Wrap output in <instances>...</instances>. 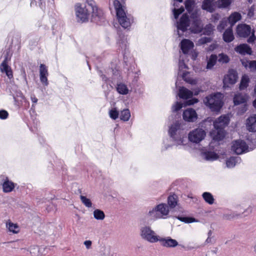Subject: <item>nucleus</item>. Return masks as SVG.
I'll return each instance as SVG.
<instances>
[{
	"instance_id": "obj_1",
	"label": "nucleus",
	"mask_w": 256,
	"mask_h": 256,
	"mask_svg": "<svg viewBox=\"0 0 256 256\" xmlns=\"http://www.w3.org/2000/svg\"><path fill=\"white\" fill-rule=\"evenodd\" d=\"M96 7L100 10L102 12L100 14H98L97 12H97V10H92L90 6H88V4L86 3L84 6L80 2L74 5V10L78 22L81 23L88 22L89 20L90 14H92V16L93 18H102L104 15L102 10L99 8L96 4Z\"/></svg>"
},
{
	"instance_id": "obj_2",
	"label": "nucleus",
	"mask_w": 256,
	"mask_h": 256,
	"mask_svg": "<svg viewBox=\"0 0 256 256\" xmlns=\"http://www.w3.org/2000/svg\"><path fill=\"white\" fill-rule=\"evenodd\" d=\"M200 10L198 8L195 9L194 12L190 16V18L192 20L190 29L193 33H200L203 30L204 24L200 18Z\"/></svg>"
},
{
	"instance_id": "obj_3",
	"label": "nucleus",
	"mask_w": 256,
	"mask_h": 256,
	"mask_svg": "<svg viewBox=\"0 0 256 256\" xmlns=\"http://www.w3.org/2000/svg\"><path fill=\"white\" fill-rule=\"evenodd\" d=\"M254 32V30L252 32L250 26L246 24H240L237 26L236 33L240 37L246 38L252 33V36L248 39V43H252L256 40V37Z\"/></svg>"
},
{
	"instance_id": "obj_4",
	"label": "nucleus",
	"mask_w": 256,
	"mask_h": 256,
	"mask_svg": "<svg viewBox=\"0 0 256 256\" xmlns=\"http://www.w3.org/2000/svg\"><path fill=\"white\" fill-rule=\"evenodd\" d=\"M223 96L217 92L210 96L209 98V108L212 112H218L223 105Z\"/></svg>"
},
{
	"instance_id": "obj_5",
	"label": "nucleus",
	"mask_w": 256,
	"mask_h": 256,
	"mask_svg": "<svg viewBox=\"0 0 256 256\" xmlns=\"http://www.w3.org/2000/svg\"><path fill=\"white\" fill-rule=\"evenodd\" d=\"M206 136V133L204 130L197 128L190 132L188 138L190 142L198 144L204 140Z\"/></svg>"
},
{
	"instance_id": "obj_6",
	"label": "nucleus",
	"mask_w": 256,
	"mask_h": 256,
	"mask_svg": "<svg viewBox=\"0 0 256 256\" xmlns=\"http://www.w3.org/2000/svg\"><path fill=\"white\" fill-rule=\"evenodd\" d=\"M141 236L142 238L150 242H155L158 241V238L155 234L154 231L148 226H145L141 229Z\"/></svg>"
},
{
	"instance_id": "obj_7",
	"label": "nucleus",
	"mask_w": 256,
	"mask_h": 256,
	"mask_svg": "<svg viewBox=\"0 0 256 256\" xmlns=\"http://www.w3.org/2000/svg\"><path fill=\"white\" fill-rule=\"evenodd\" d=\"M248 148L246 142L242 140H237L233 142L232 150L236 154H240L246 151Z\"/></svg>"
},
{
	"instance_id": "obj_8",
	"label": "nucleus",
	"mask_w": 256,
	"mask_h": 256,
	"mask_svg": "<svg viewBox=\"0 0 256 256\" xmlns=\"http://www.w3.org/2000/svg\"><path fill=\"white\" fill-rule=\"evenodd\" d=\"M238 78V74L234 70H230L223 80L224 86H228L229 84H234Z\"/></svg>"
},
{
	"instance_id": "obj_9",
	"label": "nucleus",
	"mask_w": 256,
	"mask_h": 256,
	"mask_svg": "<svg viewBox=\"0 0 256 256\" xmlns=\"http://www.w3.org/2000/svg\"><path fill=\"white\" fill-rule=\"evenodd\" d=\"M190 26V18L187 14H184L180 19V21L177 22V28L181 30L182 32L186 31L188 28Z\"/></svg>"
},
{
	"instance_id": "obj_10",
	"label": "nucleus",
	"mask_w": 256,
	"mask_h": 256,
	"mask_svg": "<svg viewBox=\"0 0 256 256\" xmlns=\"http://www.w3.org/2000/svg\"><path fill=\"white\" fill-rule=\"evenodd\" d=\"M182 118L186 122H194L197 120L198 115L194 110L190 108L184 111Z\"/></svg>"
},
{
	"instance_id": "obj_11",
	"label": "nucleus",
	"mask_w": 256,
	"mask_h": 256,
	"mask_svg": "<svg viewBox=\"0 0 256 256\" xmlns=\"http://www.w3.org/2000/svg\"><path fill=\"white\" fill-rule=\"evenodd\" d=\"M230 118L228 115H223L220 116L214 122V128H223L228 125Z\"/></svg>"
},
{
	"instance_id": "obj_12",
	"label": "nucleus",
	"mask_w": 256,
	"mask_h": 256,
	"mask_svg": "<svg viewBox=\"0 0 256 256\" xmlns=\"http://www.w3.org/2000/svg\"><path fill=\"white\" fill-rule=\"evenodd\" d=\"M232 0H218L214 2L212 0H209V12H212L214 8L212 6L214 5L218 8H226L231 4Z\"/></svg>"
},
{
	"instance_id": "obj_13",
	"label": "nucleus",
	"mask_w": 256,
	"mask_h": 256,
	"mask_svg": "<svg viewBox=\"0 0 256 256\" xmlns=\"http://www.w3.org/2000/svg\"><path fill=\"white\" fill-rule=\"evenodd\" d=\"M48 72L47 66L44 64L40 66V78L41 82L45 86L48 84Z\"/></svg>"
},
{
	"instance_id": "obj_14",
	"label": "nucleus",
	"mask_w": 256,
	"mask_h": 256,
	"mask_svg": "<svg viewBox=\"0 0 256 256\" xmlns=\"http://www.w3.org/2000/svg\"><path fill=\"white\" fill-rule=\"evenodd\" d=\"M194 47V43L190 40L184 39L180 42V49L184 54H187Z\"/></svg>"
},
{
	"instance_id": "obj_15",
	"label": "nucleus",
	"mask_w": 256,
	"mask_h": 256,
	"mask_svg": "<svg viewBox=\"0 0 256 256\" xmlns=\"http://www.w3.org/2000/svg\"><path fill=\"white\" fill-rule=\"evenodd\" d=\"M246 128L249 132H256V115L253 114L246 120Z\"/></svg>"
},
{
	"instance_id": "obj_16",
	"label": "nucleus",
	"mask_w": 256,
	"mask_h": 256,
	"mask_svg": "<svg viewBox=\"0 0 256 256\" xmlns=\"http://www.w3.org/2000/svg\"><path fill=\"white\" fill-rule=\"evenodd\" d=\"M225 134V131L223 128H215V130L210 134V136L214 140L220 141L224 138Z\"/></svg>"
},
{
	"instance_id": "obj_17",
	"label": "nucleus",
	"mask_w": 256,
	"mask_h": 256,
	"mask_svg": "<svg viewBox=\"0 0 256 256\" xmlns=\"http://www.w3.org/2000/svg\"><path fill=\"white\" fill-rule=\"evenodd\" d=\"M234 50L236 52L242 55L251 54L252 53V48L247 44H241L236 47Z\"/></svg>"
},
{
	"instance_id": "obj_18",
	"label": "nucleus",
	"mask_w": 256,
	"mask_h": 256,
	"mask_svg": "<svg viewBox=\"0 0 256 256\" xmlns=\"http://www.w3.org/2000/svg\"><path fill=\"white\" fill-rule=\"evenodd\" d=\"M158 240L161 245L165 247H175L178 245V242L176 240L169 237L166 238L158 239Z\"/></svg>"
},
{
	"instance_id": "obj_19",
	"label": "nucleus",
	"mask_w": 256,
	"mask_h": 256,
	"mask_svg": "<svg viewBox=\"0 0 256 256\" xmlns=\"http://www.w3.org/2000/svg\"><path fill=\"white\" fill-rule=\"evenodd\" d=\"M193 93L184 87H182L178 90V96L180 98L187 100L192 97Z\"/></svg>"
},
{
	"instance_id": "obj_20",
	"label": "nucleus",
	"mask_w": 256,
	"mask_h": 256,
	"mask_svg": "<svg viewBox=\"0 0 256 256\" xmlns=\"http://www.w3.org/2000/svg\"><path fill=\"white\" fill-rule=\"evenodd\" d=\"M241 14L238 12H234L232 13L228 18V21L230 25V27H232L234 24L241 19Z\"/></svg>"
},
{
	"instance_id": "obj_21",
	"label": "nucleus",
	"mask_w": 256,
	"mask_h": 256,
	"mask_svg": "<svg viewBox=\"0 0 256 256\" xmlns=\"http://www.w3.org/2000/svg\"><path fill=\"white\" fill-rule=\"evenodd\" d=\"M2 188L4 192H10L14 188V184L13 182L10 181L8 178H6L5 181L2 184Z\"/></svg>"
},
{
	"instance_id": "obj_22",
	"label": "nucleus",
	"mask_w": 256,
	"mask_h": 256,
	"mask_svg": "<svg viewBox=\"0 0 256 256\" xmlns=\"http://www.w3.org/2000/svg\"><path fill=\"white\" fill-rule=\"evenodd\" d=\"M224 40L226 42H232L234 39V36L233 34L232 27L228 28L223 34Z\"/></svg>"
},
{
	"instance_id": "obj_23",
	"label": "nucleus",
	"mask_w": 256,
	"mask_h": 256,
	"mask_svg": "<svg viewBox=\"0 0 256 256\" xmlns=\"http://www.w3.org/2000/svg\"><path fill=\"white\" fill-rule=\"evenodd\" d=\"M246 100V95L242 94H236L234 98V102L235 105H238L241 104L245 103Z\"/></svg>"
},
{
	"instance_id": "obj_24",
	"label": "nucleus",
	"mask_w": 256,
	"mask_h": 256,
	"mask_svg": "<svg viewBox=\"0 0 256 256\" xmlns=\"http://www.w3.org/2000/svg\"><path fill=\"white\" fill-rule=\"evenodd\" d=\"M186 9L188 13L191 16V14L194 12V10L195 6V2L194 0H186L184 2Z\"/></svg>"
},
{
	"instance_id": "obj_25",
	"label": "nucleus",
	"mask_w": 256,
	"mask_h": 256,
	"mask_svg": "<svg viewBox=\"0 0 256 256\" xmlns=\"http://www.w3.org/2000/svg\"><path fill=\"white\" fill-rule=\"evenodd\" d=\"M156 209L158 210L159 214H160L162 215V218L163 216H167L169 212V210L168 206L164 204H161L156 206Z\"/></svg>"
},
{
	"instance_id": "obj_26",
	"label": "nucleus",
	"mask_w": 256,
	"mask_h": 256,
	"mask_svg": "<svg viewBox=\"0 0 256 256\" xmlns=\"http://www.w3.org/2000/svg\"><path fill=\"white\" fill-rule=\"evenodd\" d=\"M178 196L175 194L170 195L168 198V203L171 208L176 207L178 204Z\"/></svg>"
},
{
	"instance_id": "obj_27",
	"label": "nucleus",
	"mask_w": 256,
	"mask_h": 256,
	"mask_svg": "<svg viewBox=\"0 0 256 256\" xmlns=\"http://www.w3.org/2000/svg\"><path fill=\"white\" fill-rule=\"evenodd\" d=\"M180 128V124L179 122H176L172 124L169 129L168 132L171 137L174 138L178 130Z\"/></svg>"
},
{
	"instance_id": "obj_28",
	"label": "nucleus",
	"mask_w": 256,
	"mask_h": 256,
	"mask_svg": "<svg viewBox=\"0 0 256 256\" xmlns=\"http://www.w3.org/2000/svg\"><path fill=\"white\" fill-rule=\"evenodd\" d=\"M240 158L238 156L231 157L226 161V166L230 168H233L237 163L240 162Z\"/></svg>"
},
{
	"instance_id": "obj_29",
	"label": "nucleus",
	"mask_w": 256,
	"mask_h": 256,
	"mask_svg": "<svg viewBox=\"0 0 256 256\" xmlns=\"http://www.w3.org/2000/svg\"><path fill=\"white\" fill-rule=\"evenodd\" d=\"M148 214L149 216L153 220L162 218V215L159 214L158 210L156 209V206L152 210H150Z\"/></svg>"
},
{
	"instance_id": "obj_30",
	"label": "nucleus",
	"mask_w": 256,
	"mask_h": 256,
	"mask_svg": "<svg viewBox=\"0 0 256 256\" xmlns=\"http://www.w3.org/2000/svg\"><path fill=\"white\" fill-rule=\"evenodd\" d=\"M6 226L8 228L10 232L14 234H17L20 231L18 226L16 224H14L10 222L6 224Z\"/></svg>"
},
{
	"instance_id": "obj_31",
	"label": "nucleus",
	"mask_w": 256,
	"mask_h": 256,
	"mask_svg": "<svg viewBox=\"0 0 256 256\" xmlns=\"http://www.w3.org/2000/svg\"><path fill=\"white\" fill-rule=\"evenodd\" d=\"M250 82V78L248 76L244 75L240 81V90H244L246 88Z\"/></svg>"
},
{
	"instance_id": "obj_32",
	"label": "nucleus",
	"mask_w": 256,
	"mask_h": 256,
	"mask_svg": "<svg viewBox=\"0 0 256 256\" xmlns=\"http://www.w3.org/2000/svg\"><path fill=\"white\" fill-rule=\"evenodd\" d=\"M116 90L119 94H126L128 92L126 86L122 83L117 84Z\"/></svg>"
},
{
	"instance_id": "obj_33",
	"label": "nucleus",
	"mask_w": 256,
	"mask_h": 256,
	"mask_svg": "<svg viewBox=\"0 0 256 256\" xmlns=\"http://www.w3.org/2000/svg\"><path fill=\"white\" fill-rule=\"evenodd\" d=\"M130 116V113L128 109H124L122 110L120 114L121 120L126 122L129 120Z\"/></svg>"
},
{
	"instance_id": "obj_34",
	"label": "nucleus",
	"mask_w": 256,
	"mask_h": 256,
	"mask_svg": "<svg viewBox=\"0 0 256 256\" xmlns=\"http://www.w3.org/2000/svg\"><path fill=\"white\" fill-rule=\"evenodd\" d=\"M94 216L96 219L99 220H104L105 217V215L103 211L98 209H96L94 210Z\"/></svg>"
},
{
	"instance_id": "obj_35",
	"label": "nucleus",
	"mask_w": 256,
	"mask_h": 256,
	"mask_svg": "<svg viewBox=\"0 0 256 256\" xmlns=\"http://www.w3.org/2000/svg\"><path fill=\"white\" fill-rule=\"evenodd\" d=\"M177 218L181 222L188 224L196 222L195 218L192 217L178 216Z\"/></svg>"
},
{
	"instance_id": "obj_36",
	"label": "nucleus",
	"mask_w": 256,
	"mask_h": 256,
	"mask_svg": "<svg viewBox=\"0 0 256 256\" xmlns=\"http://www.w3.org/2000/svg\"><path fill=\"white\" fill-rule=\"evenodd\" d=\"M80 198L82 204L88 208L92 207V204L90 200L86 196H80Z\"/></svg>"
},
{
	"instance_id": "obj_37",
	"label": "nucleus",
	"mask_w": 256,
	"mask_h": 256,
	"mask_svg": "<svg viewBox=\"0 0 256 256\" xmlns=\"http://www.w3.org/2000/svg\"><path fill=\"white\" fill-rule=\"evenodd\" d=\"M86 2L88 4V6H90L92 10H97V13L98 14H102L100 10L96 7V2L94 0H86ZM94 12L96 13V12Z\"/></svg>"
},
{
	"instance_id": "obj_38",
	"label": "nucleus",
	"mask_w": 256,
	"mask_h": 256,
	"mask_svg": "<svg viewBox=\"0 0 256 256\" xmlns=\"http://www.w3.org/2000/svg\"><path fill=\"white\" fill-rule=\"evenodd\" d=\"M230 60L228 56L226 54H222L218 55V61L222 63H228Z\"/></svg>"
},
{
	"instance_id": "obj_39",
	"label": "nucleus",
	"mask_w": 256,
	"mask_h": 256,
	"mask_svg": "<svg viewBox=\"0 0 256 256\" xmlns=\"http://www.w3.org/2000/svg\"><path fill=\"white\" fill-rule=\"evenodd\" d=\"M109 114L110 118L115 120L118 118L119 113L116 108H112L110 111Z\"/></svg>"
},
{
	"instance_id": "obj_40",
	"label": "nucleus",
	"mask_w": 256,
	"mask_h": 256,
	"mask_svg": "<svg viewBox=\"0 0 256 256\" xmlns=\"http://www.w3.org/2000/svg\"><path fill=\"white\" fill-rule=\"evenodd\" d=\"M184 11V9L183 6H181L180 8L174 10V15L176 19H177L179 16L182 14Z\"/></svg>"
},
{
	"instance_id": "obj_41",
	"label": "nucleus",
	"mask_w": 256,
	"mask_h": 256,
	"mask_svg": "<svg viewBox=\"0 0 256 256\" xmlns=\"http://www.w3.org/2000/svg\"><path fill=\"white\" fill-rule=\"evenodd\" d=\"M217 56L216 55H211L209 58V69L212 67L216 64L217 60Z\"/></svg>"
},
{
	"instance_id": "obj_42",
	"label": "nucleus",
	"mask_w": 256,
	"mask_h": 256,
	"mask_svg": "<svg viewBox=\"0 0 256 256\" xmlns=\"http://www.w3.org/2000/svg\"><path fill=\"white\" fill-rule=\"evenodd\" d=\"M10 68L6 60L3 61L0 65V69L2 72H5Z\"/></svg>"
},
{
	"instance_id": "obj_43",
	"label": "nucleus",
	"mask_w": 256,
	"mask_h": 256,
	"mask_svg": "<svg viewBox=\"0 0 256 256\" xmlns=\"http://www.w3.org/2000/svg\"><path fill=\"white\" fill-rule=\"evenodd\" d=\"M182 107V104L180 102H176L175 104L172 106L173 110L174 112H178L180 110Z\"/></svg>"
},
{
	"instance_id": "obj_44",
	"label": "nucleus",
	"mask_w": 256,
	"mask_h": 256,
	"mask_svg": "<svg viewBox=\"0 0 256 256\" xmlns=\"http://www.w3.org/2000/svg\"><path fill=\"white\" fill-rule=\"evenodd\" d=\"M251 60H248L246 59L241 60L242 65L246 68H248L250 70V64Z\"/></svg>"
},
{
	"instance_id": "obj_45",
	"label": "nucleus",
	"mask_w": 256,
	"mask_h": 256,
	"mask_svg": "<svg viewBox=\"0 0 256 256\" xmlns=\"http://www.w3.org/2000/svg\"><path fill=\"white\" fill-rule=\"evenodd\" d=\"M8 114L7 111L5 110H0V118L2 120H5L8 118Z\"/></svg>"
},
{
	"instance_id": "obj_46",
	"label": "nucleus",
	"mask_w": 256,
	"mask_h": 256,
	"mask_svg": "<svg viewBox=\"0 0 256 256\" xmlns=\"http://www.w3.org/2000/svg\"><path fill=\"white\" fill-rule=\"evenodd\" d=\"M228 20H222L220 25L218 26V29L220 31H222V30H224L226 26Z\"/></svg>"
},
{
	"instance_id": "obj_47",
	"label": "nucleus",
	"mask_w": 256,
	"mask_h": 256,
	"mask_svg": "<svg viewBox=\"0 0 256 256\" xmlns=\"http://www.w3.org/2000/svg\"><path fill=\"white\" fill-rule=\"evenodd\" d=\"M209 160H215L218 158V154L214 152H209Z\"/></svg>"
},
{
	"instance_id": "obj_48",
	"label": "nucleus",
	"mask_w": 256,
	"mask_h": 256,
	"mask_svg": "<svg viewBox=\"0 0 256 256\" xmlns=\"http://www.w3.org/2000/svg\"><path fill=\"white\" fill-rule=\"evenodd\" d=\"M250 70L256 72V60H251L250 64Z\"/></svg>"
},
{
	"instance_id": "obj_49",
	"label": "nucleus",
	"mask_w": 256,
	"mask_h": 256,
	"mask_svg": "<svg viewBox=\"0 0 256 256\" xmlns=\"http://www.w3.org/2000/svg\"><path fill=\"white\" fill-rule=\"evenodd\" d=\"M6 74V75L8 78L9 79H12L13 78V72L11 69V68H9L6 72H4Z\"/></svg>"
},
{
	"instance_id": "obj_50",
	"label": "nucleus",
	"mask_w": 256,
	"mask_h": 256,
	"mask_svg": "<svg viewBox=\"0 0 256 256\" xmlns=\"http://www.w3.org/2000/svg\"><path fill=\"white\" fill-rule=\"evenodd\" d=\"M202 8L204 10L208 11V0H204L202 2Z\"/></svg>"
},
{
	"instance_id": "obj_51",
	"label": "nucleus",
	"mask_w": 256,
	"mask_h": 256,
	"mask_svg": "<svg viewBox=\"0 0 256 256\" xmlns=\"http://www.w3.org/2000/svg\"><path fill=\"white\" fill-rule=\"evenodd\" d=\"M198 42L202 44L208 42V37L201 38L199 40Z\"/></svg>"
},
{
	"instance_id": "obj_52",
	"label": "nucleus",
	"mask_w": 256,
	"mask_h": 256,
	"mask_svg": "<svg viewBox=\"0 0 256 256\" xmlns=\"http://www.w3.org/2000/svg\"><path fill=\"white\" fill-rule=\"evenodd\" d=\"M220 18V16L218 14H214L212 15L211 20L212 21L215 22L216 21L218 20Z\"/></svg>"
},
{
	"instance_id": "obj_53",
	"label": "nucleus",
	"mask_w": 256,
	"mask_h": 256,
	"mask_svg": "<svg viewBox=\"0 0 256 256\" xmlns=\"http://www.w3.org/2000/svg\"><path fill=\"white\" fill-rule=\"evenodd\" d=\"M198 102V99L196 98H192V100H190L187 102V104L188 105H192L195 103H196Z\"/></svg>"
},
{
	"instance_id": "obj_54",
	"label": "nucleus",
	"mask_w": 256,
	"mask_h": 256,
	"mask_svg": "<svg viewBox=\"0 0 256 256\" xmlns=\"http://www.w3.org/2000/svg\"><path fill=\"white\" fill-rule=\"evenodd\" d=\"M202 156L204 157V158L208 160V151L206 150L205 152H202L201 153Z\"/></svg>"
},
{
	"instance_id": "obj_55",
	"label": "nucleus",
	"mask_w": 256,
	"mask_h": 256,
	"mask_svg": "<svg viewBox=\"0 0 256 256\" xmlns=\"http://www.w3.org/2000/svg\"><path fill=\"white\" fill-rule=\"evenodd\" d=\"M30 99L33 103L36 104L38 102V98L36 97L34 94L31 95Z\"/></svg>"
},
{
	"instance_id": "obj_56",
	"label": "nucleus",
	"mask_w": 256,
	"mask_h": 256,
	"mask_svg": "<svg viewBox=\"0 0 256 256\" xmlns=\"http://www.w3.org/2000/svg\"><path fill=\"white\" fill-rule=\"evenodd\" d=\"M84 244L87 248H89L92 245V242L90 240H86L84 242Z\"/></svg>"
},
{
	"instance_id": "obj_57",
	"label": "nucleus",
	"mask_w": 256,
	"mask_h": 256,
	"mask_svg": "<svg viewBox=\"0 0 256 256\" xmlns=\"http://www.w3.org/2000/svg\"><path fill=\"white\" fill-rule=\"evenodd\" d=\"M202 197H203L204 199V200L206 202H208V192H204L202 194Z\"/></svg>"
},
{
	"instance_id": "obj_58",
	"label": "nucleus",
	"mask_w": 256,
	"mask_h": 256,
	"mask_svg": "<svg viewBox=\"0 0 256 256\" xmlns=\"http://www.w3.org/2000/svg\"><path fill=\"white\" fill-rule=\"evenodd\" d=\"M214 202V198L209 193V204H212Z\"/></svg>"
},
{
	"instance_id": "obj_59",
	"label": "nucleus",
	"mask_w": 256,
	"mask_h": 256,
	"mask_svg": "<svg viewBox=\"0 0 256 256\" xmlns=\"http://www.w3.org/2000/svg\"><path fill=\"white\" fill-rule=\"evenodd\" d=\"M100 77H101L102 80L103 81H104V82H107L108 80V78L105 74H101Z\"/></svg>"
},
{
	"instance_id": "obj_60",
	"label": "nucleus",
	"mask_w": 256,
	"mask_h": 256,
	"mask_svg": "<svg viewBox=\"0 0 256 256\" xmlns=\"http://www.w3.org/2000/svg\"><path fill=\"white\" fill-rule=\"evenodd\" d=\"M234 218V216L232 214H224V218L226 220H230Z\"/></svg>"
},
{
	"instance_id": "obj_61",
	"label": "nucleus",
	"mask_w": 256,
	"mask_h": 256,
	"mask_svg": "<svg viewBox=\"0 0 256 256\" xmlns=\"http://www.w3.org/2000/svg\"><path fill=\"white\" fill-rule=\"evenodd\" d=\"M185 80L190 84H195L196 80L192 79H186Z\"/></svg>"
},
{
	"instance_id": "obj_62",
	"label": "nucleus",
	"mask_w": 256,
	"mask_h": 256,
	"mask_svg": "<svg viewBox=\"0 0 256 256\" xmlns=\"http://www.w3.org/2000/svg\"><path fill=\"white\" fill-rule=\"evenodd\" d=\"M218 248H214V250H211V253L213 255H216V254L218 252Z\"/></svg>"
},
{
	"instance_id": "obj_63",
	"label": "nucleus",
	"mask_w": 256,
	"mask_h": 256,
	"mask_svg": "<svg viewBox=\"0 0 256 256\" xmlns=\"http://www.w3.org/2000/svg\"><path fill=\"white\" fill-rule=\"evenodd\" d=\"M204 103L206 106H208V96L205 97L204 99Z\"/></svg>"
},
{
	"instance_id": "obj_64",
	"label": "nucleus",
	"mask_w": 256,
	"mask_h": 256,
	"mask_svg": "<svg viewBox=\"0 0 256 256\" xmlns=\"http://www.w3.org/2000/svg\"><path fill=\"white\" fill-rule=\"evenodd\" d=\"M254 256H256V245L254 248Z\"/></svg>"
}]
</instances>
